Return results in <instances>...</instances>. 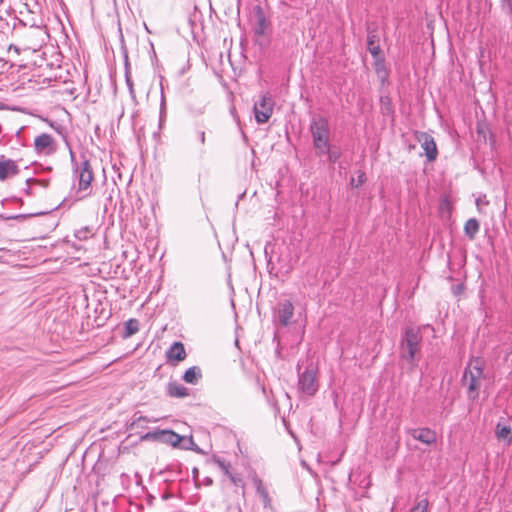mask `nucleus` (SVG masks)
<instances>
[{
  "mask_svg": "<svg viewBox=\"0 0 512 512\" xmlns=\"http://www.w3.org/2000/svg\"><path fill=\"white\" fill-rule=\"evenodd\" d=\"M264 27H265V18L263 16H261L259 18V27L257 28L256 30V33L261 35L264 33Z\"/></svg>",
  "mask_w": 512,
  "mask_h": 512,
  "instance_id": "obj_27",
  "label": "nucleus"
},
{
  "mask_svg": "<svg viewBox=\"0 0 512 512\" xmlns=\"http://www.w3.org/2000/svg\"><path fill=\"white\" fill-rule=\"evenodd\" d=\"M365 180H366L365 173H364V172H361V173L358 175L357 179H355V178H352V179H351V185H352L353 187H359V186H361V185L365 182Z\"/></svg>",
  "mask_w": 512,
  "mask_h": 512,
  "instance_id": "obj_25",
  "label": "nucleus"
},
{
  "mask_svg": "<svg viewBox=\"0 0 512 512\" xmlns=\"http://www.w3.org/2000/svg\"><path fill=\"white\" fill-rule=\"evenodd\" d=\"M34 147L38 153L52 154L56 151L54 139L47 133H42L34 140Z\"/></svg>",
  "mask_w": 512,
  "mask_h": 512,
  "instance_id": "obj_11",
  "label": "nucleus"
},
{
  "mask_svg": "<svg viewBox=\"0 0 512 512\" xmlns=\"http://www.w3.org/2000/svg\"><path fill=\"white\" fill-rule=\"evenodd\" d=\"M20 172V169L17 165V162L5 158V156H0V181H5L10 177H14L18 175Z\"/></svg>",
  "mask_w": 512,
  "mask_h": 512,
  "instance_id": "obj_10",
  "label": "nucleus"
},
{
  "mask_svg": "<svg viewBox=\"0 0 512 512\" xmlns=\"http://www.w3.org/2000/svg\"><path fill=\"white\" fill-rule=\"evenodd\" d=\"M179 448L184 449V450H192L196 453H202V450L194 442L192 436H189V437L182 436V440H181Z\"/></svg>",
  "mask_w": 512,
  "mask_h": 512,
  "instance_id": "obj_20",
  "label": "nucleus"
},
{
  "mask_svg": "<svg viewBox=\"0 0 512 512\" xmlns=\"http://www.w3.org/2000/svg\"><path fill=\"white\" fill-rule=\"evenodd\" d=\"M139 330V322L136 319H129L125 323V336L129 337Z\"/></svg>",
  "mask_w": 512,
  "mask_h": 512,
  "instance_id": "obj_21",
  "label": "nucleus"
},
{
  "mask_svg": "<svg viewBox=\"0 0 512 512\" xmlns=\"http://www.w3.org/2000/svg\"><path fill=\"white\" fill-rule=\"evenodd\" d=\"M367 49L371 53V55L376 59V66H379L378 60L381 54L379 36L375 31H371L369 29L367 35ZM376 70L379 71V67H376Z\"/></svg>",
  "mask_w": 512,
  "mask_h": 512,
  "instance_id": "obj_13",
  "label": "nucleus"
},
{
  "mask_svg": "<svg viewBox=\"0 0 512 512\" xmlns=\"http://www.w3.org/2000/svg\"><path fill=\"white\" fill-rule=\"evenodd\" d=\"M165 356L168 363L177 364L183 361L187 356L184 344L178 341L174 342L166 351Z\"/></svg>",
  "mask_w": 512,
  "mask_h": 512,
  "instance_id": "obj_12",
  "label": "nucleus"
},
{
  "mask_svg": "<svg viewBox=\"0 0 512 512\" xmlns=\"http://www.w3.org/2000/svg\"><path fill=\"white\" fill-rule=\"evenodd\" d=\"M142 438L145 440H157L162 443L170 444L173 447H179L182 440V436L171 430L148 432Z\"/></svg>",
  "mask_w": 512,
  "mask_h": 512,
  "instance_id": "obj_9",
  "label": "nucleus"
},
{
  "mask_svg": "<svg viewBox=\"0 0 512 512\" xmlns=\"http://www.w3.org/2000/svg\"><path fill=\"white\" fill-rule=\"evenodd\" d=\"M324 155H327L329 161H331V162H335L340 156V154L337 151H331L330 148H329V152L325 153Z\"/></svg>",
  "mask_w": 512,
  "mask_h": 512,
  "instance_id": "obj_26",
  "label": "nucleus"
},
{
  "mask_svg": "<svg viewBox=\"0 0 512 512\" xmlns=\"http://www.w3.org/2000/svg\"><path fill=\"white\" fill-rule=\"evenodd\" d=\"M195 136L202 145L205 143V132L203 130H197Z\"/></svg>",
  "mask_w": 512,
  "mask_h": 512,
  "instance_id": "obj_28",
  "label": "nucleus"
},
{
  "mask_svg": "<svg viewBox=\"0 0 512 512\" xmlns=\"http://www.w3.org/2000/svg\"><path fill=\"white\" fill-rule=\"evenodd\" d=\"M9 50H13V51H15L17 54H20V49H19L16 45L11 44V45L9 46Z\"/></svg>",
  "mask_w": 512,
  "mask_h": 512,
  "instance_id": "obj_34",
  "label": "nucleus"
},
{
  "mask_svg": "<svg viewBox=\"0 0 512 512\" xmlns=\"http://www.w3.org/2000/svg\"><path fill=\"white\" fill-rule=\"evenodd\" d=\"M429 502L427 498L418 500L417 504L410 510V512H428Z\"/></svg>",
  "mask_w": 512,
  "mask_h": 512,
  "instance_id": "obj_22",
  "label": "nucleus"
},
{
  "mask_svg": "<svg viewBox=\"0 0 512 512\" xmlns=\"http://www.w3.org/2000/svg\"><path fill=\"white\" fill-rule=\"evenodd\" d=\"M229 478L231 479V481H232L233 483H235V484L237 483V479H236V477H235L234 475L229 474Z\"/></svg>",
  "mask_w": 512,
  "mask_h": 512,
  "instance_id": "obj_35",
  "label": "nucleus"
},
{
  "mask_svg": "<svg viewBox=\"0 0 512 512\" xmlns=\"http://www.w3.org/2000/svg\"><path fill=\"white\" fill-rule=\"evenodd\" d=\"M197 474H198V469H197V468H194V469H193V475H194V477H196V475H197Z\"/></svg>",
  "mask_w": 512,
  "mask_h": 512,
  "instance_id": "obj_37",
  "label": "nucleus"
},
{
  "mask_svg": "<svg viewBox=\"0 0 512 512\" xmlns=\"http://www.w3.org/2000/svg\"><path fill=\"white\" fill-rule=\"evenodd\" d=\"M201 377V369L198 366H192L185 371L183 380L189 384H196Z\"/></svg>",
  "mask_w": 512,
  "mask_h": 512,
  "instance_id": "obj_16",
  "label": "nucleus"
},
{
  "mask_svg": "<svg viewBox=\"0 0 512 512\" xmlns=\"http://www.w3.org/2000/svg\"><path fill=\"white\" fill-rule=\"evenodd\" d=\"M218 463H219V466L222 468V470L225 472V474L229 476V474H231L229 472V465H227L225 462L220 461V460L218 461Z\"/></svg>",
  "mask_w": 512,
  "mask_h": 512,
  "instance_id": "obj_31",
  "label": "nucleus"
},
{
  "mask_svg": "<svg viewBox=\"0 0 512 512\" xmlns=\"http://www.w3.org/2000/svg\"><path fill=\"white\" fill-rule=\"evenodd\" d=\"M422 336L419 328L409 327L401 340V357L408 363H413L416 355L420 351Z\"/></svg>",
  "mask_w": 512,
  "mask_h": 512,
  "instance_id": "obj_4",
  "label": "nucleus"
},
{
  "mask_svg": "<svg viewBox=\"0 0 512 512\" xmlns=\"http://www.w3.org/2000/svg\"><path fill=\"white\" fill-rule=\"evenodd\" d=\"M496 437L498 440H503L505 441L507 444H510L511 441H512V437H511V428L510 426L508 425H502V424H498L497 427H496Z\"/></svg>",
  "mask_w": 512,
  "mask_h": 512,
  "instance_id": "obj_17",
  "label": "nucleus"
},
{
  "mask_svg": "<svg viewBox=\"0 0 512 512\" xmlns=\"http://www.w3.org/2000/svg\"><path fill=\"white\" fill-rule=\"evenodd\" d=\"M484 363L480 358L472 359L464 370L462 386L469 400H477L484 383Z\"/></svg>",
  "mask_w": 512,
  "mask_h": 512,
  "instance_id": "obj_1",
  "label": "nucleus"
},
{
  "mask_svg": "<svg viewBox=\"0 0 512 512\" xmlns=\"http://www.w3.org/2000/svg\"><path fill=\"white\" fill-rule=\"evenodd\" d=\"M125 81H126V84H127V87L129 89V93L130 95L135 98V91H134V85H133V81L131 79V75H130V72L128 69H126V72H125Z\"/></svg>",
  "mask_w": 512,
  "mask_h": 512,
  "instance_id": "obj_23",
  "label": "nucleus"
},
{
  "mask_svg": "<svg viewBox=\"0 0 512 512\" xmlns=\"http://www.w3.org/2000/svg\"><path fill=\"white\" fill-rule=\"evenodd\" d=\"M480 203H482V200L477 199V200H476V204L479 206V205H480Z\"/></svg>",
  "mask_w": 512,
  "mask_h": 512,
  "instance_id": "obj_38",
  "label": "nucleus"
},
{
  "mask_svg": "<svg viewBox=\"0 0 512 512\" xmlns=\"http://www.w3.org/2000/svg\"><path fill=\"white\" fill-rule=\"evenodd\" d=\"M168 394L172 397L182 398L188 395V389L178 383H170L168 385Z\"/></svg>",
  "mask_w": 512,
  "mask_h": 512,
  "instance_id": "obj_18",
  "label": "nucleus"
},
{
  "mask_svg": "<svg viewBox=\"0 0 512 512\" xmlns=\"http://www.w3.org/2000/svg\"><path fill=\"white\" fill-rule=\"evenodd\" d=\"M298 392L301 396H314L319 389L318 367L310 362L303 371L298 368Z\"/></svg>",
  "mask_w": 512,
  "mask_h": 512,
  "instance_id": "obj_3",
  "label": "nucleus"
},
{
  "mask_svg": "<svg viewBox=\"0 0 512 512\" xmlns=\"http://www.w3.org/2000/svg\"><path fill=\"white\" fill-rule=\"evenodd\" d=\"M213 483L212 479L211 478H206L205 479V484L206 485H211Z\"/></svg>",
  "mask_w": 512,
  "mask_h": 512,
  "instance_id": "obj_36",
  "label": "nucleus"
},
{
  "mask_svg": "<svg viewBox=\"0 0 512 512\" xmlns=\"http://www.w3.org/2000/svg\"><path fill=\"white\" fill-rule=\"evenodd\" d=\"M218 463H219V466L222 468V470L225 472V474L229 476V474H231L229 472V465H227L225 462L220 461V460L218 461Z\"/></svg>",
  "mask_w": 512,
  "mask_h": 512,
  "instance_id": "obj_32",
  "label": "nucleus"
},
{
  "mask_svg": "<svg viewBox=\"0 0 512 512\" xmlns=\"http://www.w3.org/2000/svg\"><path fill=\"white\" fill-rule=\"evenodd\" d=\"M282 419V423L283 425L285 426L286 430L290 433V435L295 439L297 440L295 434L292 432V430L290 429V425L289 423L287 422V418L286 417H283L281 418Z\"/></svg>",
  "mask_w": 512,
  "mask_h": 512,
  "instance_id": "obj_29",
  "label": "nucleus"
},
{
  "mask_svg": "<svg viewBox=\"0 0 512 512\" xmlns=\"http://www.w3.org/2000/svg\"><path fill=\"white\" fill-rule=\"evenodd\" d=\"M313 146L317 155L323 156L329 152L330 127L328 120L323 116H314L309 127Z\"/></svg>",
  "mask_w": 512,
  "mask_h": 512,
  "instance_id": "obj_2",
  "label": "nucleus"
},
{
  "mask_svg": "<svg viewBox=\"0 0 512 512\" xmlns=\"http://www.w3.org/2000/svg\"><path fill=\"white\" fill-rule=\"evenodd\" d=\"M294 316V306L291 301L284 300L277 304L274 312V322L276 325L286 327L292 323Z\"/></svg>",
  "mask_w": 512,
  "mask_h": 512,
  "instance_id": "obj_7",
  "label": "nucleus"
},
{
  "mask_svg": "<svg viewBox=\"0 0 512 512\" xmlns=\"http://www.w3.org/2000/svg\"><path fill=\"white\" fill-rule=\"evenodd\" d=\"M505 362L508 367L512 370V349L505 355Z\"/></svg>",
  "mask_w": 512,
  "mask_h": 512,
  "instance_id": "obj_30",
  "label": "nucleus"
},
{
  "mask_svg": "<svg viewBox=\"0 0 512 512\" xmlns=\"http://www.w3.org/2000/svg\"><path fill=\"white\" fill-rule=\"evenodd\" d=\"M91 234V231L88 227L81 228L75 232V237L79 240L87 239Z\"/></svg>",
  "mask_w": 512,
  "mask_h": 512,
  "instance_id": "obj_24",
  "label": "nucleus"
},
{
  "mask_svg": "<svg viewBox=\"0 0 512 512\" xmlns=\"http://www.w3.org/2000/svg\"><path fill=\"white\" fill-rule=\"evenodd\" d=\"M274 102L272 98L267 95H261L259 101L254 104V114L257 123H266L273 113Z\"/></svg>",
  "mask_w": 512,
  "mask_h": 512,
  "instance_id": "obj_6",
  "label": "nucleus"
},
{
  "mask_svg": "<svg viewBox=\"0 0 512 512\" xmlns=\"http://www.w3.org/2000/svg\"><path fill=\"white\" fill-rule=\"evenodd\" d=\"M75 175L78 179L77 194H81L78 198L82 199L91 194V183L94 179L93 170L90 162L85 159L79 166L75 168Z\"/></svg>",
  "mask_w": 512,
  "mask_h": 512,
  "instance_id": "obj_5",
  "label": "nucleus"
},
{
  "mask_svg": "<svg viewBox=\"0 0 512 512\" xmlns=\"http://www.w3.org/2000/svg\"><path fill=\"white\" fill-rule=\"evenodd\" d=\"M480 203H482V200L477 199V200H476V204L479 206V205H480Z\"/></svg>",
  "mask_w": 512,
  "mask_h": 512,
  "instance_id": "obj_39",
  "label": "nucleus"
},
{
  "mask_svg": "<svg viewBox=\"0 0 512 512\" xmlns=\"http://www.w3.org/2000/svg\"><path fill=\"white\" fill-rule=\"evenodd\" d=\"M409 434L416 440L425 444H432L436 441V433L429 428L410 429Z\"/></svg>",
  "mask_w": 512,
  "mask_h": 512,
  "instance_id": "obj_14",
  "label": "nucleus"
},
{
  "mask_svg": "<svg viewBox=\"0 0 512 512\" xmlns=\"http://www.w3.org/2000/svg\"><path fill=\"white\" fill-rule=\"evenodd\" d=\"M415 138L421 144L427 160L429 162L435 161L438 156V149L434 138L429 133L422 131H416Z\"/></svg>",
  "mask_w": 512,
  "mask_h": 512,
  "instance_id": "obj_8",
  "label": "nucleus"
},
{
  "mask_svg": "<svg viewBox=\"0 0 512 512\" xmlns=\"http://www.w3.org/2000/svg\"><path fill=\"white\" fill-rule=\"evenodd\" d=\"M479 229V221L475 218L468 219L464 225V233L470 240H473L475 238V236L479 232Z\"/></svg>",
  "mask_w": 512,
  "mask_h": 512,
  "instance_id": "obj_15",
  "label": "nucleus"
},
{
  "mask_svg": "<svg viewBox=\"0 0 512 512\" xmlns=\"http://www.w3.org/2000/svg\"><path fill=\"white\" fill-rule=\"evenodd\" d=\"M2 108H3V105H2V104H0V109H2Z\"/></svg>",
  "mask_w": 512,
  "mask_h": 512,
  "instance_id": "obj_40",
  "label": "nucleus"
},
{
  "mask_svg": "<svg viewBox=\"0 0 512 512\" xmlns=\"http://www.w3.org/2000/svg\"><path fill=\"white\" fill-rule=\"evenodd\" d=\"M65 142H66L67 147L69 148L71 161L74 162V153H73V151H72V149H71V147H70V145H69V143H68V141L66 139H65Z\"/></svg>",
  "mask_w": 512,
  "mask_h": 512,
  "instance_id": "obj_33",
  "label": "nucleus"
},
{
  "mask_svg": "<svg viewBox=\"0 0 512 512\" xmlns=\"http://www.w3.org/2000/svg\"><path fill=\"white\" fill-rule=\"evenodd\" d=\"M254 484H255L257 493L262 498L264 506L265 507L268 506L270 504V497H269L267 489L263 485L262 480L256 478V479H254Z\"/></svg>",
  "mask_w": 512,
  "mask_h": 512,
  "instance_id": "obj_19",
  "label": "nucleus"
}]
</instances>
